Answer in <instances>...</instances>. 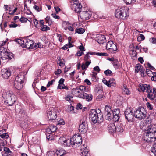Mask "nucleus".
Returning <instances> with one entry per match:
<instances>
[{
    "mask_svg": "<svg viewBox=\"0 0 156 156\" xmlns=\"http://www.w3.org/2000/svg\"><path fill=\"white\" fill-rule=\"evenodd\" d=\"M87 145H83L82 146L81 150L82 151V154L86 156L88 153V150L86 148Z\"/></svg>",
    "mask_w": 156,
    "mask_h": 156,
    "instance_id": "a878e982",
    "label": "nucleus"
},
{
    "mask_svg": "<svg viewBox=\"0 0 156 156\" xmlns=\"http://www.w3.org/2000/svg\"><path fill=\"white\" fill-rule=\"evenodd\" d=\"M129 52L130 54L132 57L136 56L137 55L135 49L133 44L130 45L129 47Z\"/></svg>",
    "mask_w": 156,
    "mask_h": 156,
    "instance_id": "412c9836",
    "label": "nucleus"
},
{
    "mask_svg": "<svg viewBox=\"0 0 156 156\" xmlns=\"http://www.w3.org/2000/svg\"><path fill=\"white\" fill-rule=\"evenodd\" d=\"M86 91V87L84 86H80L79 87L73 88L72 90V94L80 98H82L84 92Z\"/></svg>",
    "mask_w": 156,
    "mask_h": 156,
    "instance_id": "20e7f679",
    "label": "nucleus"
},
{
    "mask_svg": "<svg viewBox=\"0 0 156 156\" xmlns=\"http://www.w3.org/2000/svg\"><path fill=\"white\" fill-rule=\"evenodd\" d=\"M59 140L61 143H63L66 145H67L68 142H69L70 141V140L66 139L64 137H60Z\"/></svg>",
    "mask_w": 156,
    "mask_h": 156,
    "instance_id": "bb28decb",
    "label": "nucleus"
},
{
    "mask_svg": "<svg viewBox=\"0 0 156 156\" xmlns=\"http://www.w3.org/2000/svg\"><path fill=\"white\" fill-rule=\"evenodd\" d=\"M50 29V28L49 27L44 25L42 26L40 30L42 31H44L46 30H49Z\"/></svg>",
    "mask_w": 156,
    "mask_h": 156,
    "instance_id": "72a5a7b5",
    "label": "nucleus"
},
{
    "mask_svg": "<svg viewBox=\"0 0 156 156\" xmlns=\"http://www.w3.org/2000/svg\"><path fill=\"white\" fill-rule=\"evenodd\" d=\"M112 73V71L108 69L105 71L104 72V73H105V74L107 76L111 75Z\"/></svg>",
    "mask_w": 156,
    "mask_h": 156,
    "instance_id": "3c124183",
    "label": "nucleus"
},
{
    "mask_svg": "<svg viewBox=\"0 0 156 156\" xmlns=\"http://www.w3.org/2000/svg\"><path fill=\"white\" fill-rule=\"evenodd\" d=\"M119 112V109H115L113 112V115H118Z\"/></svg>",
    "mask_w": 156,
    "mask_h": 156,
    "instance_id": "6e6d98bb",
    "label": "nucleus"
},
{
    "mask_svg": "<svg viewBox=\"0 0 156 156\" xmlns=\"http://www.w3.org/2000/svg\"><path fill=\"white\" fill-rule=\"evenodd\" d=\"M111 112H107L106 115L105 116L106 119H110L111 118L110 117L111 116Z\"/></svg>",
    "mask_w": 156,
    "mask_h": 156,
    "instance_id": "e2e57ef3",
    "label": "nucleus"
},
{
    "mask_svg": "<svg viewBox=\"0 0 156 156\" xmlns=\"http://www.w3.org/2000/svg\"><path fill=\"white\" fill-rule=\"evenodd\" d=\"M39 47V45L38 44H34V42L33 41V44L31 45L29 49L37 48Z\"/></svg>",
    "mask_w": 156,
    "mask_h": 156,
    "instance_id": "ea45409f",
    "label": "nucleus"
},
{
    "mask_svg": "<svg viewBox=\"0 0 156 156\" xmlns=\"http://www.w3.org/2000/svg\"><path fill=\"white\" fill-rule=\"evenodd\" d=\"M33 21L36 27L37 28L38 26L37 25H38V20L36 19H34L33 20Z\"/></svg>",
    "mask_w": 156,
    "mask_h": 156,
    "instance_id": "bf43d9fd",
    "label": "nucleus"
},
{
    "mask_svg": "<svg viewBox=\"0 0 156 156\" xmlns=\"http://www.w3.org/2000/svg\"><path fill=\"white\" fill-rule=\"evenodd\" d=\"M96 39L97 42L99 44L104 43L106 41V38L104 35L101 34L97 35Z\"/></svg>",
    "mask_w": 156,
    "mask_h": 156,
    "instance_id": "6ab92c4d",
    "label": "nucleus"
},
{
    "mask_svg": "<svg viewBox=\"0 0 156 156\" xmlns=\"http://www.w3.org/2000/svg\"><path fill=\"white\" fill-rule=\"evenodd\" d=\"M116 130L118 132H122L123 131V128L120 125H118L116 127Z\"/></svg>",
    "mask_w": 156,
    "mask_h": 156,
    "instance_id": "4c0bfd02",
    "label": "nucleus"
},
{
    "mask_svg": "<svg viewBox=\"0 0 156 156\" xmlns=\"http://www.w3.org/2000/svg\"><path fill=\"white\" fill-rule=\"evenodd\" d=\"M139 87L143 92H144L146 90L147 92V89L151 87L149 85L145 84L140 85Z\"/></svg>",
    "mask_w": 156,
    "mask_h": 156,
    "instance_id": "b1692460",
    "label": "nucleus"
},
{
    "mask_svg": "<svg viewBox=\"0 0 156 156\" xmlns=\"http://www.w3.org/2000/svg\"><path fill=\"white\" fill-rule=\"evenodd\" d=\"M151 151L156 156V142L152 147Z\"/></svg>",
    "mask_w": 156,
    "mask_h": 156,
    "instance_id": "c9c22d12",
    "label": "nucleus"
},
{
    "mask_svg": "<svg viewBox=\"0 0 156 156\" xmlns=\"http://www.w3.org/2000/svg\"><path fill=\"white\" fill-rule=\"evenodd\" d=\"M88 129V123L87 118L83 117L80 121V124L79 127V130L80 133H84Z\"/></svg>",
    "mask_w": 156,
    "mask_h": 156,
    "instance_id": "0eeeda50",
    "label": "nucleus"
},
{
    "mask_svg": "<svg viewBox=\"0 0 156 156\" xmlns=\"http://www.w3.org/2000/svg\"><path fill=\"white\" fill-rule=\"evenodd\" d=\"M90 119H91L92 122L94 123L95 124L97 123L99 121V118L101 121L102 118H103V115L102 113H98L96 111L94 110H91L89 114Z\"/></svg>",
    "mask_w": 156,
    "mask_h": 156,
    "instance_id": "7ed1b4c3",
    "label": "nucleus"
},
{
    "mask_svg": "<svg viewBox=\"0 0 156 156\" xmlns=\"http://www.w3.org/2000/svg\"><path fill=\"white\" fill-rule=\"evenodd\" d=\"M146 72L147 75L149 76H151V75L152 72L149 69H146Z\"/></svg>",
    "mask_w": 156,
    "mask_h": 156,
    "instance_id": "13d9d810",
    "label": "nucleus"
},
{
    "mask_svg": "<svg viewBox=\"0 0 156 156\" xmlns=\"http://www.w3.org/2000/svg\"><path fill=\"white\" fill-rule=\"evenodd\" d=\"M146 105L147 107L150 110H151L153 109V106L151 104H150L148 102L146 104Z\"/></svg>",
    "mask_w": 156,
    "mask_h": 156,
    "instance_id": "680f3d73",
    "label": "nucleus"
},
{
    "mask_svg": "<svg viewBox=\"0 0 156 156\" xmlns=\"http://www.w3.org/2000/svg\"><path fill=\"white\" fill-rule=\"evenodd\" d=\"M119 115H113V119L115 122L118 121L119 119Z\"/></svg>",
    "mask_w": 156,
    "mask_h": 156,
    "instance_id": "c03bdc74",
    "label": "nucleus"
},
{
    "mask_svg": "<svg viewBox=\"0 0 156 156\" xmlns=\"http://www.w3.org/2000/svg\"><path fill=\"white\" fill-rule=\"evenodd\" d=\"M146 112L143 108L136 110L134 112V115L135 118L142 119L146 117Z\"/></svg>",
    "mask_w": 156,
    "mask_h": 156,
    "instance_id": "1a4fd4ad",
    "label": "nucleus"
},
{
    "mask_svg": "<svg viewBox=\"0 0 156 156\" xmlns=\"http://www.w3.org/2000/svg\"><path fill=\"white\" fill-rule=\"evenodd\" d=\"M17 26L18 25L13 22H11V24L9 25V27L10 28H16Z\"/></svg>",
    "mask_w": 156,
    "mask_h": 156,
    "instance_id": "8fccbe9b",
    "label": "nucleus"
},
{
    "mask_svg": "<svg viewBox=\"0 0 156 156\" xmlns=\"http://www.w3.org/2000/svg\"><path fill=\"white\" fill-rule=\"evenodd\" d=\"M33 8L35 9L38 12L42 10L41 6L39 7L38 6H37L36 5H34L33 7Z\"/></svg>",
    "mask_w": 156,
    "mask_h": 156,
    "instance_id": "09e8293b",
    "label": "nucleus"
},
{
    "mask_svg": "<svg viewBox=\"0 0 156 156\" xmlns=\"http://www.w3.org/2000/svg\"><path fill=\"white\" fill-rule=\"evenodd\" d=\"M47 116L49 120L55 119L57 118V112L55 109L53 108L47 113Z\"/></svg>",
    "mask_w": 156,
    "mask_h": 156,
    "instance_id": "dca6fc26",
    "label": "nucleus"
},
{
    "mask_svg": "<svg viewBox=\"0 0 156 156\" xmlns=\"http://www.w3.org/2000/svg\"><path fill=\"white\" fill-rule=\"evenodd\" d=\"M24 75L19 74L16 77L14 81V86L15 88L18 89H21L23 87L24 83Z\"/></svg>",
    "mask_w": 156,
    "mask_h": 156,
    "instance_id": "423d86ee",
    "label": "nucleus"
},
{
    "mask_svg": "<svg viewBox=\"0 0 156 156\" xmlns=\"http://www.w3.org/2000/svg\"><path fill=\"white\" fill-rule=\"evenodd\" d=\"M147 129L145 130L144 140L147 142H152L155 141L156 138L154 136L156 132V126L151 124L146 125Z\"/></svg>",
    "mask_w": 156,
    "mask_h": 156,
    "instance_id": "f257e3e1",
    "label": "nucleus"
},
{
    "mask_svg": "<svg viewBox=\"0 0 156 156\" xmlns=\"http://www.w3.org/2000/svg\"><path fill=\"white\" fill-rule=\"evenodd\" d=\"M69 22L64 21L62 22V26L65 30H66L69 25Z\"/></svg>",
    "mask_w": 156,
    "mask_h": 156,
    "instance_id": "cd10ccee",
    "label": "nucleus"
},
{
    "mask_svg": "<svg viewBox=\"0 0 156 156\" xmlns=\"http://www.w3.org/2000/svg\"><path fill=\"white\" fill-rule=\"evenodd\" d=\"M82 98L85 99L87 101H90L92 100L93 95L91 94H87L84 92Z\"/></svg>",
    "mask_w": 156,
    "mask_h": 156,
    "instance_id": "4be33fe9",
    "label": "nucleus"
},
{
    "mask_svg": "<svg viewBox=\"0 0 156 156\" xmlns=\"http://www.w3.org/2000/svg\"><path fill=\"white\" fill-rule=\"evenodd\" d=\"M105 110L107 112H111L112 111L110 107L108 105L105 106Z\"/></svg>",
    "mask_w": 156,
    "mask_h": 156,
    "instance_id": "49530a36",
    "label": "nucleus"
},
{
    "mask_svg": "<svg viewBox=\"0 0 156 156\" xmlns=\"http://www.w3.org/2000/svg\"><path fill=\"white\" fill-rule=\"evenodd\" d=\"M145 39V37L144 35L142 34H140V35L137 38V40L138 41H140Z\"/></svg>",
    "mask_w": 156,
    "mask_h": 156,
    "instance_id": "79ce46f5",
    "label": "nucleus"
},
{
    "mask_svg": "<svg viewBox=\"0 0 156 156\" xmlns=\"http://www.w3.org/2000/svg\"><path fill=\"white\" fill-rule=\"evenodd\" d=\"M4 150L6 152L5 154H4L3 155H4V156H5V154H6L7 153V154H9V155H10V153H11V152L9 148L6 147H4Z\"/></svg>",
    "mask_w": 156,
    "mask_h": 156,
    "instance_id": "58836bf2",
    "label": "nucleus"
},
{
    "mask_svg": "<svg viewBox=\"0 0 156 156\" xmlns=\"http://www.w3.org/2000/svg\"><path fill=\"white\" fill-rule=\"evenodd\" d=\"M15 41H16L18 44L21 45H23L24 41V38L22 39H18L15 40Z\"/></svg>",
    "mask_w": 156,
    "mask_h": 156,
    "instance_id": "e433bc0d",
    "label": "nucleus"
},
{
    "mask_svg": "<svg viewBox=\"0 0 156 156\" xmlns=\"http://www.w3.org/2000/svg\"><path fill=\"white\" fill-rule=\"evenodd\" d=\"M23 46L29 49L31 45L33 44V41L30 40L28 38H24Z\"/></svg>",
    "mask_w": 156,
    "mask_h": 156,
    "instance_id": "aec40b11",
    "label": "nucleus"
},
{
    "mask_svg": "<svg viewBox=\"0 0 156 156\" xmlns=\"http://www.w3.org/2000/svg\"><path fill=\"white\" fill-rule=\"evenodd\" d=\"M104 96L100 94L97 96L96 99L97 101H100L102 100Z\"/></svg>",
    "mask_w": 156,
    "mask_h": 156,
    "instance_id": "5fc2aeb1",
    "label": "nucleus"
},
{
    "mask_svg": "<svg viewBox=\"0 0 156 156\" xmlns=\"http://www.w3.org/2000/svg\"><path fill=\"white\" fill-rule=\"evenodd\" d=\"M106 48L109 50L111 53H115L117 50L116 45L114 44L113 42L111 41H108L106 44Z\"/></svg>",
    "mask_w": 156,
    "mask_h": 156,
    "instance_id": "ddd939ff",
    "label": "nucleus"
},
{
    "mask_svg": "<svg viewBox=\"0 0 156 156\" xmlns=\"http://www.w3.org/2000/svg\"><path fill=\"white\" fill-rule=\"evenodd\" d=\"M83 54V51H77V53L76 54V55L78 56H80Z\"/></svg>",
    "mask_w": 156,
    "mask_h": 156,
    "instance_id": "052dcab7",
    "label": "nucleus"
},
{
    "mask_svg": "<svg viewBox=\"0 0 156 156\" xmlns=\"http://www.w3.org/2000/svg\"><path fill=\"white\" fill-rule=\"evenodd\" d=\"M1 74L2 77L7 79L11 76V71L9 68H4L2 70Z\"/></svg>",
    "mask_w": 156,
    "mask_h": 156,
    "instance_id": "a211bd4d",
    "label": "nucleus"
},
{
    "mask_svg": "<svg viewBox=\"0 0 156 156\" xmlns=\"http://www.w3.org/2000/svg\"><path fill=\"white\" fill-rule=\"evenodd\" d=\"M0 136L2 138H8L9 136L8 134H7V133H4L0 135Z\"/></svg>",
    "mask_w": 156,
    "mask_h": 156,
    "instance_id": "4d7b16f0",
    "label": "nucleus"
},
{
    "mask_svg": "<svg viewBox=\"0 0 156 156\" xmlns=\"http://www.w3.org/2000/svg\"><path fill=\"white\" fill-rule=\"evenodd\" d=\"M57 37L59 38V41L60 42L62 41V35L60 34H57Z\"/></svg>",
    "mask_w": 156,
    "mask_h": 156,
    "instance_id": "338daca9",
    "label": "nucleus"
},
{
    "mask_svg": "<svg viewBox=\"0 0 156 156\" xmlns=\"http://www.w3.org/2000/svg\"><path fill=\"white\" fill-rule=\"evenodd\" d=\"M142 69V67L141 65L140 64H137L135 66V72L137 73Z\"/></svg>",
    "mask_w": 156,
    "mask_h": 156,
    "instance_id": "c85d7f7f",
    "label": "nucleus"
},
{
    "mask_svg": "<svg viewBox=\"0 0 156 156\" xmlns=\"http://www.w3.org/2000/svg\"><path fill=\"white\" fill-rule=\"evenodd\" d=\"M65 81V80L63 78H61L60 79L59 81V84L58 85L60 86V85H62L63 84Z\"/></svg>",
    "mask_w": 156,
    "mask_h": 156,
    "instance_id": "0e129e2a",
    "label": "nucleus"
},
{
    "mask_svg": "<svg viewBox=\"0 0 156 156\" xmlns=\"http://www.w3.org/2000/svg\"><path fill=\"white\" fill-rule=\"evenodd\" d=\"M57 129V127L54 125H51L49 126L48 130H51V132L52 133L55 131Z\"/></svg>",
    "mask_w": 156,
    "mask_h": 156,
    "instance_id": "473e14b6",
    "label": "nucleus"
},
{
    "mask_svg": "<svg viewBox=\"0 0 156 156\" xmlns=\"http://www.w3.org/2000/svg\"><path fill=\"white\" fill-rule=\"evenodd\" d=\"M94 69L95 71L97 72L98 73L99 72L100 69L98 66H96L94 68Z\"/></svg>",
    "mask_w": 156,
    "mask_h": 156,
    "instance_id": "69168bd1",
    "label": "nucleus"
},
{
    "mask_svg": "<svg viewBox=\"0 0 156 156\" xmlns=\"http://www.w3.org/2000/svg\"><path fill=\"white\" fill-rule=\"evenodd\" d=\"M97 73L95 72H93L92 74H91V76L92 78L93 81H96L98 79V78L97 76Z\"/></svg>",
    "mask_w": 156,
    "mask_h": 156,
    "instance_id": "7c9ffc66",
    "label": "nucleus"
},
{
    "mask_svg": "<svg viewBox=\"0 0 156 156\" xmlns=\"http://www.w3.org/2000/svg\"><path fill=\"white\" fill-rule=\"evenodd\" d=\"M45 20L46 23L48 24L49 25H51L53 23L52 20L51 19L49 16H48L45 19Z\"/></svg>",
    "mask_w": 156,
    "mask_h": 156,
    "instance_id": "2f4dec72",
    "label": "nucleus"
},
{
    "mask_svg": "<svg viewBox=\"0 0 156 156\" xmlns=\"http://www.w3.org/2000/svg\"><path fill=\"white\" fill-rule=\"evenodd\" d=\"M126 4H130L133 3L136 0H123Z\"/></svg>",
    "mask_w": 156,
    "mask_h": 156,
    "instance_id": "37998d69",
    "label": "nucleus"
},
{
    "mask_svg": "<svg viewBox=\"0 0 156 156\" xmlns=\"http://www.w3.org/2000/svg\"><path fill=\"white\" fill-rule=\"evenodd\" d=\"M65 122L62 119H60L58 121V125H64Z\"/></svg>",
    "mask_w": 156,
    "mask_h": 156,
    "instance_id": "603ef678",
    "label": "nucleus"
},
{
    "mask_svg": "<svg viewBox=\"0 0 156 156\" xmlns=\"http://www.w3.org/2000/svg\"><path fill=\"white\" fill-rule=\"evenodd\" d=\"M147 97L151 100H153L156 98V88L151 87L147 90Z\"/></svg>",
    "mask_w": 156,
    "mask_h": 156,
    "instance_id": "f8f14e48",
    "label": "nucleus"
},
{
    "mask_svg": "<svg viewBox=\"0 0 156 156\" xmlns=\"http://www.w3.org/2000/svg\"><path fill=\"white\" fill-rule=\"evenodd\" d=\"M125 118L129 122H133L134 120V112L131 108L127 109L125 112Z\"/></svg>",
    "mask_w": 156,
    "mask_h": 156,
    "instance_id": "9d476101",
    "label": "nucleus"
},
{
    "mask_svg": "<svg viewBox=\"0 0 156 156\" xmlns=\"http://www.w3.org/2000/svg\"><path fill=\"white\" fill-rule=\"evenodd\" d=\"M123 90V92L124 94L128 95L130 94V91L127 87H124Z\"/></svg>",
    "mask_w": 156,
    "mask_h": 156,
    "instance_id": "a18cd8bd",
    "label": "nucleus"
},
{
    "mask_svg": "<svg viewBox=\"0 0 156 156\" xmlns=\"http://www.w3.org/2000/svg\"><path fill=\"white\" fill-rule=\"evenodd\" d=\"M140 73L141 76L143 77H144L146 76L145 75V70L144 69H141L140 71Z\"/></svg>",
    "mask_w": 156,
    "mask_h": 156,
    "instance_id": "de8ad7c7",
    "label": "nucleus"
},
{
    "mask_svg": "<svg viewBox=\"0 0 156 156\" xmlns=\"http://www.w3.org/2000/svg\"><path fill=\"white\" fill-rule=\"evenodd\" d=\"M128 16V10L126 8H120L115 10V16L118 19L125 20Z\"/></svg>",
    "mask_w": 156,
    "mask_h": 156,
    "instance_id": "39448f33",
    "label": "nucleus"
},
{
    "mask_svg": "<svg viewBox=\"0 0 156 156\" xmlns=\"http://www.w3.org/2000/svg\"><path fill=\"white\" fill-rule=\"evenodd\" d=\"M109 132L113 133L116 131V127L113 123L109 124L108 126Z\"/></svg>",
    "mask_w": 156,
    "mask_h": 156,
    "instance_id": "5701e85b",
    "label": "nucleus"
},
{
    "mask_svg": "<svg viewBox=\"0 0 156 156\" xmlns=\"http://www.w3.org/2000/svg\"><path fill=\"white\" fill-rule=\"evenodd\" d=\"M82 141V137L81 136L75 135L70 139L69 142L71 144L74 145L76 144H80Z\"/></svg>",
    "mask_w": 156,
    "mask_h": 156,
    "instance_id": "4468645a",
    "label": "nucleus"
},
{
    "mask_svg": "<svg viewBox=\"0 0 156 156\" xmlns=\"http://www.w3.org/2000/svg\"><path fill=\"white\" fill-rule=\"evenodd\" d=\"M66 153V151L62 148L58 149L56 152V154L58 156H63Z\"/></svg>",
    "mask_w": 156,
    "mask_h": 156,
    "instance_id": "393cba45",
    "label": "nucleus"
},
{
    "mask_svg": "<svg viewBox=\"0 0 156 156\" xmlns=\"http://www.w3.org/2000/svg\"><path fill=\"white\" fill-rule=\"evenodd\" d=\"M70 3H72V2H70ZM71 7L72 10L75 12H76L79 13L80 12V10L82 8V6L78 1L73 2V3L71 4Z\"/></svg>",
    "mask_w": 156,
    "mask_h": 156,
    "instance_id": "9b49d317",
    "label": "nucleus"
},
{
    "mask_svg": "<svg viewBox=\"0 0 156 156\" xmlns=\"http://www.w3.org/2000/svg\"><path fill=\"white\" fill-rule=\"evenodd\" d=\"M2 97L5 100V103L9 106L12 105L16 101L15 95L10 91L5 92L2 94Z\"/></svg>",
    "mask_w": 156,
    "mask_h": 156,
    "instance_id": "f03ea898",
    "label": "nucleus"
},
{
    "mask_svg": "<svg viewBox=\"0 0 156 156\" xmlns=\"http://www.w3.org/2000/svg\"><path fill=\"white\" fill-rule=\"evenodd\" d=\"M14 57L13 54L11 52H8L5 49H3L1 51H0V58L2 60H4V62H7Z\"/></svg>",
    "mask_w": 156,
    "mask_h": 156,
    "instance_id": "6e6552de",
    "label": "nucleus"
},
{
    "mask_svg": "<svg viewBox=\"0 0 156 156\" xmlns=\"http://www.w3.org/2000/svg\"><path fill=\"white\" fill-rule=\"evenodd\" d=\"M91 54V55H94V52H90V53L89 52L87 53V54L86 55L85 57H84V59L86 61H87L89 58L90 57V56L89 55V54Z\"/></svg>",
    "mask_w": 156,
    "mask_h": 156,
    "instance_id": "a19ab883",
    "label": "nucleus"
},
{
    "mask_svg": "<svg viewBox=\"0 0 156 156\" xmlns=\"http://www.w3.org/2000/svg\"><path fill=\"white\" fill-rule=\"evenodd\" d=\"M75 31L76 33L81 34L84 32L85 30L83 28H77L75 30Z\"/></svg>",
    "mask_w": 156,
    "mask_h": 156,
    "instance_id": "c756f323",
    "label": "nucleus"
},
{
    "mask_svg": "<svg viewBox=\"0 0 156 156\" xmlns=\"http://www.w3.org/2000/svg\"><path fill=\"white\" fill-rule=\"evenodd\" d=\"M102 82L109 87H114L116 85V81L113 78H110L108 81H107L105 78H104L102 80Z\"/></svg>",
    "mask_w": 156,
    "mask_h": 156,
    "instance_id": "2eb2a0df",
    "label": "nucleus"
},
{
    "mask_svg": "<svg viewBox=\"0 0 156 156\" xmlns=\"http://www.w3.org/2000/svg\"><path fill=\"white\" fill-rule=\"evenodd\" d=\"M54 81V80H52L51 81H49L47 85V87H49L50 86L52 85Z\"/></svg>",
    "mask_w": 156,
    "mask_h": 156,
    "instance_id": "774afa93",
    "label": "nucleus"
},
{
    "mask_svg": "<svg viewBox=\"0 0 156 156\" xmlns=\"http://www.w3.org/2000/svg\"><path fill=\"white\" fill-rule=\"evenodd\" d=\"M20 21L23 23H26L27 22L28 19L24 17H22L20 19Z\"/></svg>",
    "mask_w": 156,
    "mask_h": 156,
    "instance_id": "864d4df0",
    "label": "nucleus"
},
{
    "mask_svg": "<svg viewBox=\"0 0 156 156\" xmlns=\"http://www.w3.org/2000/svg\"><path fill=\"white\" fill-rule=\"evenodd\" d=\"M60 86L58 85V89H65L66 90H67L68 89V88L67 86H65L64 83L62 84V85H60Z\"/></svg>",
    "mask_w": 156,
    "mask_h": 156,
    "instance_id": "f704fd0d",
    "label": "nucleus"
},
{
    "mask_svg": "<svg viewBox=\"0 0 156 156\" xmlns=\"http://www.w3.org/2000/svg\"><path fill=\"white\" fill-rule=\"evenodd\" d=\"M92 14L91 12L89 11H83L80 14V18L84 20L89 19Z\"/></svg>",
    "mask_w": 156,
    "mask_h": 156,
    "instance_id": "f3484780",
    "label": "nucleus"
}]
</instances>
